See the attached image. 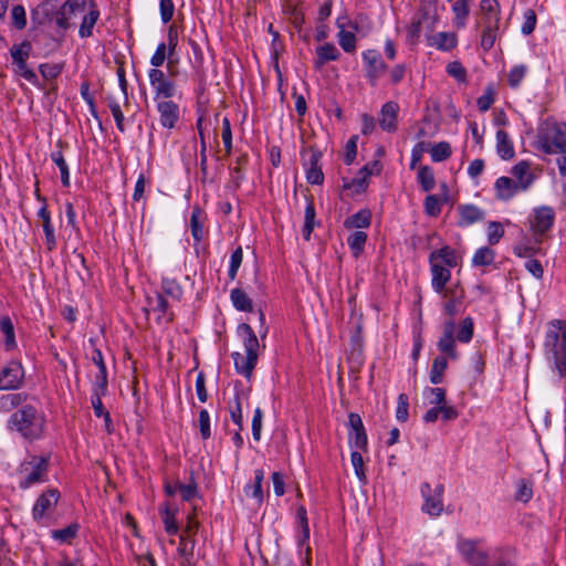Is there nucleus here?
<instances>
[{"instance_id": "nucleus-1", "label": "nucleus", "mask_w": 566, "mask_h": 566, "mask_svg": "<svg viewBox=\"0 0 566 566\" xmlns=\"http://www.w3.org/2000/svg\"><path fill=\"white\" fill-rule=\"evenodd\" d=\"M544 357L560 379L566 378V321L552 319L546 325L543 342Z\"/></svg>"}, {"instance_id": "nucleus-2", "label": "nucleus", "mask_w": 566, "mask_h": 566, "mask_svg": "<svg viewBox=\"0 0 566 566\" xmlns=\"http://www.w3.org/2000/svg\"><path fill=\"white\" fill-rule=\"evenodd\" d=\"M10 424L24 438L34 439L42 432L43 419L34 407L28 405L12 413Z\"/></svg>"}, {"instance_id": "nucleus-3", "label": "nucleus", "mask_w": 566, "mask_h": 566, "mask_svg": "<svg viewBox=\"0 0 566 566\" xmlns=\"http://www.w3.org/2000/svg\"><path fill=\"white\" fill-rule=\"evenodd\" d=\"M539 149L545 154H566V123L547 124L538 136Z\"/></svg>"}, {"instance_id": "nucleus-4", "label": "nucleus", "mask_w": 566, "mask_h": 566, "mask_svg": "<svg viewBox=\"0 0 566 566\" xmlns=\"http://www.w3.org/2000/svg\"><path fill=\"white\" fill-rule=\"evenodd\" d=\"M49 460L44 457L33 455L29 461L21 463L19 473L22 479L19 486L23 490L33 484L45 482L48 480Z\"/></svg>"}, {"instance_id": "nucleus-5", "label": "nucleus", "mask_w": 566, "mask_h": 566, "mask_svg": "<svg viewBox=\"0 0 566 566\" xmlns=\"http://www.w3.org/2000/svg\"><path fill=\"white\" fill-rule=\"evenodd\" d=\"M32 44L24 40L20 44H13L10 49L15 73L34 85H39V78L33 70L29 69L27 61L30 57Z\"/></svg>"}, {"instance_id": "nucleus-6", "label": "nucleus", "mask_w": 566, "mask_h": 566, "mask_svg": "<svg viewBox=\"0 0 566 566\" xmlns=\"http://www.w3.org/2000/svg\"><path fill=\"white\" fill-rule=\"evenodd\" d=\"M555 221V211L552 207L542 206L534 209V218L531 220V229L536 244L543 242L544 234L549 231Z\"/></svg>"}, {"instance_id": "nucleus-7", "label": "nucleus", "mask_w": 566, "mask_h": 566, "mask_svg": "<svg viewBox=\"0 0 566 566\" xmlns=\"http://www.w3.org/2000/svg\"><path fill=\"white\" fill-rule=\"evenodd\" d=\"M238 331L240 334L244 335L243 345L247 352L244 369L250 371L251 369H254L258 361V349L260 347L259 339L252 327L247 323H241Z\"/></svg>"}, {"instance_id": "nucleus-8", "label": "nucleus", "mask_w": 566, "mask_h": 566, "mask_svg": "<svg viewBox=\"0 0 566 566\" xmlns=\"http://www.w3.org/2000/svg\"><path fill=\"white\" fill-rule=\"evenodd\" d=\"M24 377L22 365L19 361H9L0 371V390L17 389Z\"/></svg>"}, {"instance_id": "nucleus-9", "label": "nucleus", "mask_w": 566, "mask_h": 566, "mask_svg": "<svg viewBox=\"0 0 566 566\" xmlns=\"http://www.w3.org/2000/svg\"><path fill=\"white\" fill-rule=\"evenodd\" d=\"M148 76L150 85L155 90L156 97L170 98L175 95V83L167 80L161 70L151 69Z\"/></svg>"}, {"instance_id": "nucleus-10", "label": "nucleus", "mask_w": 566, "mask_h": 566, "mask_svg": "<svg viewBox=\"0 0 566 566\" xmlns=\"http://www.w3.org/2000/svg\"><path fill=\"white\" fill-rule=\"evenodd\" d=\"M363 59L367 65L366 76L374 86L378 77L386 72L387 65L381 60L380 53L376 50H367L363 53Z\"/></svg>"}, {"instance_id": "nucleus-11", "label": "nucleus", "mask_w": 566, "mask_h": 566, "mask_svg": "<svg viewBox=\"0 0 566 566\" xmlns=\"http://www.w3.org/2000/svg\"><path fill=\"white\" fill-rule=\"evenodd\" d=\"M84 11V0H67L56 12L55 22L61 29L66 30L71 25L70 20L76 13H83Z\"/></svg>"}, {"instance_id": "nucleus-12", "label": "nucleus", "mask_w": 566, "mask_h": 566, "mask_svg": "<svg viewBox=\"0 0 566 566\" xmlns=\"http://www.w3.org/2000/svg\"><path fill=\"white\" fill-rule=\"evenodd\" d=\"M459 551L463 558L472 566H485L489 555L478 548L475 541H462L459 544Z\"/></svg>"}, {"instance_id": "nucleus-13", "label": "nucleus", "mask_w": 566, "mask_h": 566, "mask_svg": "<svg viewBox=\"0 0 566 566\" xmlns=\"http://www.w3.org/2000/svg\"><path fill=\"white\" fill-rule=\"evenodd\" d=\"M60 499V492L56 489H50L42 493L32 510V515L35 521H40L44 514L54 507Z\"/></svg>"}, {"instance_id": "nucleus-14", "label": "nucleus", "mask_w": 566, "mask_h": 566, "mask_svg": "<svg viewBox=\"0 0 566 566\" xmlns=\"http://www.w3.org/2000/svg\"><path fill=\"white\" fill-rule=\"evenodd\" d=\"M35 196H36V199L42 201L43 203H45V198L42 197L40 193H39V189L35 190ZM38 217L42 219V227H43V231H44V234H45V245H46V249L49 251H52L55 245H56V239H55V235H54V229H53V226L51 223V216H50V212L48 211L46 209V205H43L39 212H38Z\"/></svg>"}, {"instance_id": "nucleus-15", "label": "nucleus", "mask_w": 566, "mask_h": 566, "mask_svg": "<svg viewBox=\"0 0 566 566\" xmlns=\"http://www.w3.org/2000/svg\"><path fill=\"white\" fill-rule=\"evenodd\" d=\"M448 301L444 303L443 308L447 315L454 316L459 313V305L464 300V290L457 283L453 287H447L441 293Z\"/></svg>"}, {"instance_id": "nucleus-16", "label": "nucleus", "mask_w": 566, "mask_h": 566, "mask_svg": "<svg viewBox=\"0 0 566 566\" xmlns=\"http://www.w3.org/2000/svg\"><path fill=\"white\" fill-rule=\"evenodd\" d=\"M348 426L350 428V438L354 436L355 447L359 450H366L368 440L360 416L358 413L350 412L348 415Z\"/></svg>"}, {"instance_id": "nucleus-17", "label": "nucleus", "mask_w": 566, "mask_h": 566, "mask_svg": "<svg viewBox=\"0 0 566 566\" xmlns=\"http://www.w3.org/2000/svg\"><path fill=\"white\" fill-rule=\"evenodd\" d=\"M310 159L307 163L304 164V166L307 167L306 179L312 185H322L324 181V174L318 164L322 157V153L314 147L310 148Z\"/></svg>"}, {"instance_id": "nucleus-18", "label": "nucleus", "mask_w": 566, "mask_h": 566, "mask_svg": "<svg viewBox=\"0 0 566 566\" xmlns=\"http://www.w3.org/2000/svg\"><path fill=\"white\" fill-rule=\"evenodd\" d=\"M429 262L432 273V287L437 293H442L444 289H447L446 285L451 277L450 269L441 264L438 260L431 259V255L429 256Z\"/></svg>"}, {"instance_id": "nucleus-19", "label": "nucleus", "mask_w": 566, "mask_h": 566, "mask_svg": "<svg viewBox=\"0 0 566 566\" xmlns=\"http://www.w3.org/2000/svg\"><path fill=\"white\" fill-rule=\"evenodd\" d=\"M160 115V124L166 128H174L179 120V106L172 101L159 102L157 105Z\"/></svg>"}, {"instance_id": "nucleus-20", "label": "nucleus", "mask_w": 566, "mask_h": 566, "mask_svg": "<svg viewBox=\"0 0 566 566\" xmlns=\"http://www.w3.org/2000/svg\"><path fill=\"white\" fill-rule=\"evenodd\" d=\"M399 106L395 102H387L382 105L379 118L380 127L389 133L397 130V116Z\"/></svg>"}, {"instance_id": "nucleus-21", "label": "nucleus", "mask_w": 566, "mask_h": 566, "mask_svg": "<svg viewBox=\"0 0 566 566\" xmlns=\"http://www.w3.org/2000/svg\"><path fill=\"white\" fill-rule=\"evenodd\" d=\"M499 22H500V18L496 15L495 17L486 15L483 19L484 28H483V32H482V36H481V48L484 51L491 50L492 46L494 45V42L496 39V31L499 29Z\"/></svg>"}, {"instance_id": "nucleus-22", "label": "nucleus", "mask_w": 566, "mask_h": 566, "mask_svg": "<svg viewBox=\"0 0 566 566\" xmlns=\"http://www.w3.org/2000/svg\"><path fill=\"white\" fill-rule=\"evenodd\" d=\"M432 489L429 483H424L421 486V493L424 497V504L422 510L430 515L437 516L442 512L443 504L442 500L438 495L431 494Z\"/></svg>"}, {"instance_id": "nucleus-23", "label": "nucleus", "mask_w": 566, "mask_h": 566, "mask_svg": "<svg viewBox=\"0 0 566 566\" xmlns=\"http://www.w3.org/2000/svg\"><path fill=\"white\" fill-rule=\"evenodd\" d=\"M458 210L460 213V220L458 224L460 227H465L474 222L482 221L485 217L484 211L473 205L459 206Z\"/></svg>"}, {"instance_id": "nucleus-24", "label": "nucleus", "mask_w": 566, "mask_h": 566, "mask_svg": "<svg viewBox=\"0 0 566 566\" xmlns=\"http://www.w3.org/2000/svg\"><path fill=\"white\" fill-rule=\"evenodd\" d=\"M496 197L500 200L511 199L518 190H522L516 181L509 177H500L495 181Z\"/></svg>"}, {"instance_id": "nucleus-25", "label": "nucleus", "mask_w": 566, "mask_h": 566, "mask_svg": "<svg viewBox=\"0 0 566 566\" xmlns=\"http://www.w3.org/2000/svg\"><path fill=\"white\" fill-rule=\"evenodd\" d=\"M530 163L522 160L512 168V175L517 179L522 190H526L534 181V175L530 172Z\"/></svg>"}, {"instance_id": "nucleus-26", "label": "nucleus", "mask_w": 566, "mask_h": 566, "mask_svg": "<svg viewBox=\"0 0 566 566\" xmlns=\"http://www.w3.org/2000/svg\"><path fill=\"white\" fill-rule=\"evenodd\" d=\"M344 20L345 18H338L336 21L339 29L337 34L338 43L345 52L352 53L356 50V36L353 32L345 30L346 22Z\"/></svg>"}, {"instance_id": "nucleus-27", "label": "nucleus", "mask_w": 566, "mask_h": 566, "mask_svg": "<svg viewBox=\"0 0 566 566\" xmlns=\"http://www.w3.org/2000/svg\"><path fill=\"white\" fill-rule=\"evenodd\" d=\"M315 67L319 70L325 63L336 61L340 53L333 43H325L316 49Z\"/></svg>"}, {"instance_id": "nucleus-28", "label": "nucleus", "mask_w": 566, "mask_h": 566, "mask_svg": "<svg viewBox=\"0 0 566 566\" xmlns=\"http://www.w3.org/2000/svg\"><path fill=\"white\" fill-rule=\"evenodd\" d=\"M496 150L503 160H510L515 155L513 143L505 130L500 129L496 133Z\"/></svg>"}, {"instance_id": "nucleus-29", "label": "nucleus", "mask_w": 566, "mask_h": 566, "mask_svg": "<svg viewBox=\"0 0 566 566\" xmlns=\"http://www.w3.org/2000/svg\"><path fill=\"white\" fill-rule=\"evenodd\" d=\"M92 361L97 366V370H99L98 375L96 376V384L95 386H98L101 389V394H106L107 390V370L104 363V358L102 355V352L99 349H94Z\"/></svg>"}, {"instance_id": "nucleus-30", "label": "nucleus", "mask_w": 566, "mask_h": 566, "mask_svg": "<svg viewBox=\"0 0 566 566\" xmlns=\"http://www.w3.org/2000/svg\"><path fill=\"white\" fill-rule=\"evenodd\" d=\"M306 208H305V213H304V226H303V229H302V233H303V237L306 241H308L311 239V234L315 228V217H316V212H315V206H314V200H313V197H306Z\"/></svg>"}, {"instance_id": "nucleus-31", "label": "nucleus", "mask_w": 566, "mask_h": 566, "mask_svg": "<svg viewBox=\"0 0 566 566\" xmlns=\"http://www.w3.org/2000/svg\"><path fill=\"white\" fill-rule=\"evenodd\" d=\"M231 301L233 303V306L238 311L242 312H252L253 305L252 300L249 297V295L242 290V289H233L230 294Z\"/></svg>"}, {"instance_id": "nucleus-32", "label": "nucleus", "mask_w": 566, "mask_h": 566, "mask_svg": "<svg viewBox=\"0 0 566 566\" xmlns=\"http://www.w3.org/2000/svg\"><path fill=\"white\" fill-rule=\"evenodd\" d=\"M430 255H431V259L438 260L439 262H441V264H443L448 269L454 268L458 264L455 251L448 245L442 247L441 249L431 252Z\"/></svg>"}, {"instance_id": "nucleus-33", "label": "nucleus", "mask_w": 566, "mask_h": 566, "mask_svg": "<svg viewBox=\"0 0 566 566\" xmlns=\"http://www.w3.org/2000/svg\"><path fill=\"white\" fill-rule=\"evenodd\" d=\"M264 479V472L261 469L254 471V484L247 485L244 492L248 496H252L256 500L258 504L263 502L264 495L262 490V482Z\"/></svg>"}, {"instance_id": "nucleus-34", "label": "nucleus", "mask_w": 566, "mask_h": 566, "mask_svg": "<svg viewBox=\"0 0 566 566\" xmlns=\"http://www.w3.org/2000/svg\"><path fill=\"white\" fill-rule=\"evenodd\" d=\"M370 218H371V214H370V211L365 209V210H360L358 212H356L355 214L348 217L345 222H344V226L347 228V229H353V228H357V229H361V228H368L370 226Z\"/></svg>"}, {"instance_id": "nucleus-35", "label": "nucleus", "mask_w": 566, "mask_h": 566, "mask_svg": "<svg viewBox=\"0 0 566 566\" xmlns=\"http://www.w3.org/2000/svg\"><path fill=\"white\" fill-rule=\"evenodd\" d=\"M0 331L4 335V345L7 349H12L15 347V335H14V326L9 316L0 317Z\"/></svg>"}, {"instance_id": "nucleus-36", "label": "nucleus", "mask_w": 566, "mask_h": 566, "mask_svg": "<svg viewBox=\"0 0 566 566\" xmlns=\"http://www.w3.org/2000/svg\"><path fill=\"white\" fill-rule=\"evenodd\" d=\"M343 191H350L348 196L353 197L354 195H359L364 191H366L368 187V181H366V178L360 175V177L354 178L352 180H348L346 178H343Z\"/></svg>"}, {"instance_id": "nucleus-37", "label": "nucleus", "mask_w": 566, "mask_h": 566, "mask_svg": "<svg viewBox=\"0 0 566 566\" xmlns=\"http://www.w3.org/2000/svg\"><path fill=\"white\" fill-rule=\"evenodd\" d=\"M448 367V361L443 356H437L433 359L431 371H430V381L434 385L441 384L443 380V374Z\"/></svg>"}, {"instance_id": "nucleus-38", "label": "nucleus", "mask_w": 566, "mask_h": 566, "mask_svg": "<svg viewBox=\"0 0 566 566\" xmlns=\"http://www.w3.org/2000/svg\"><path fill=\"white\" fill-rule=\"evenodd\" d=\"M99 11L96 9H92L87 14L83 17L82 23L80 25V36L88 38L92 35V30L98 20Z\"/></svg>"}, {"instance_id": "nucleus-39", "label": "nucleus", "mask_w": 566, "mask_h": 566, "mask_svg": "<svg viewBox=\"0 0 566 566\" xmlns=\"http://www.w3.org/2000/svg\"><path fill=\"white\" fill-rule=\"evenodd\" d=\"M202 216V210L199 207H195L192 209L191 218H190V228L191 234L196 242H200L203 238V224L200 221Z\"/></svg>"}, {"instance_id": "nucleus-40", "label": "nucleus", "mask_w": 566, "mask_h": 566, "mask_svg": "<svg viewBox=\"0 0 566 566\" xmlns=\"http://www.w3.org/2000/svg\"><path fill=\"white\" fill-rule=\"evenodd\" d=\"M52 161L59 167L61 172V181L64 187L70 186V171L69 166L64 159V156L61 150L53 151L51 154Z\"/></svg>"}, {"instance_id": "nucleus-41", "label": "nucleus", "mask_w": 566, "mask_h": 566, "mask_svg": "<svg viewBox=\"0 0 566 566\" xmlns=\"http://www.w3.org/2000/svg\"><path fill=\"white\" fill-rule=\"evenodd\" d=\"M418 180L421 189L426 192L431 191L434 188L436 180L433 171L429 166H421L419 168Z\"/></svg>"}, {"instance_id": "nucleus-42", "label": "nucleus", "mask_w": 566, "mask_h": 566, "mask_svg": "<svg viewBox=\"0 0 566 566\" xmlns=\"http://www.w3.org/2000/svg\"><path fill=\"white\" fill-rule=\"evenodd\" d=\"M452 11L455 15L457 25L463 27L468 15L470 14L469 0H455L452 4Z\"/></svg>"}, {"instance_id": "nucleus-43", "label": "nucleus", "mask_w": 566, "mask_h": 566, "mask_svg": "<svg viewBox=\"0 0 566 566\" xmlns=\"http://www.w3.org/2000/svg\"><path fill=\"white\" fill-rule=\"evenodd\" d=\"M494 258L495 252L488 247H483L475 252L472 263L475 266H485L490 265L494 261Z\"/></svg>"}, {"instance_id": "nucleus-44", "label": "nucleus", "mask_w": 566, "mask_h": 566, "mask_svg": "<svg viewBox=\"0 0 566 566\" xmlns=\"http://www.w3.org/2000/svg\"><path fill=\"white\" fill-rule=\"evenodd\" d=\"M438 348L441 353L447 354L451 359H455L458 357L454 337L450 336V333L440 338L438 342Z\"/></svg>"}, {"instance_id": "nucleus-45", "label": "nucleus", "mask_w": 566, "mask_h": 566, "mask_svg": "<svg viewBox=\"0 0 566 566\" xmlns=\"http://www.w3.org/2000/svg\"><path fill=\"white\" fill-rule=\"evenodd\" d=\"M366 241L367 234L363 231H355L347 239V243L355 255L363 251Z\"/></svg>"}, {"instance_id": "nucleus-46", "label": "nucleus", "mask_w": 566, "mask_h": 566, "mask_svg": "<svg viewBox=\"0 0 566 566\" xmlns=\"http://www.w3.org/2000/svg\"><path fill=\"white\" fill-rule=\"evenodd\" d=\"M12 25L17 30H23L27 27L25 9L21 4L13 6L11 9Z\"/></svg>"}, {"instance_id": "nucleus-47", "label": "nucleus", "mask_w": 566, "mask_h": 566, "mask_svg": "<svg viewBox=\"0 0 566 566\" xmlns=\"http://www.w3.org/2000/svg\"><path fill=\"white\" fill-rule=\"evenodd\" d=\"M473 319L471 317H465L461 322V326L457 335L458 340L461 343H469L473 337Z\"/></svg>"}, {"instance_id": "nucleus-48", "label": "nucleus", "mask_w": 566, "mask_h": 566, "mask_svg": "<svg viewBox=\"0 0 566 566\" xmlns=\"http://www.w3.org/2000/svg\"><path fill=\"white\" fill-rule=\"evenodd\" d=\"M451 156V147L447 142L436 144L431 149V158L433 161L439 163L448 159Z\"/></svg>"}, {"instance_id": "nucleus-49", "label": "nucleus", "mask_w": 566, "mask_h": 566, "mask_svg": "<svg viewBox=\"0 0 566 566\" xmlns=\"http://www.w3.org/2000/svg\"><path fill=\"white\" fill-rule=\"evenodd\" d=\"M438 49L451 50L457 45V36L454 33L439 32L436 36Z\"/></svg>"}, {"instance_id": "nucleus-50", "label": "nucleus", "mask_w": 566, "mask_h": 566, "mask_svg": "<svg viewBox=\"0 0 566 566\" xmlns=\"http://www.w3.org/2000/svg\"><path fill=\"white\" fill-rule=\"evenodd\" d=\"M161 513L164 515V524H165V531L170 534L175 535L178 532V525L175 520V511H171V509L166 505L164 510H161Z\"/></svg>"}, {"instance_id": "nucleus-51", "label": "nucleus", "mask_w": 566, "mask_h": 566, "mask_svg": "<svg viewBox=\"0 0 566 566\" xmlns=\"http://www.w3.org/2000/svg\"><path fill=\"white\" fill-rule=\"evenodd\" d=\"M424 212L430 217H438L441 212V200L436 195H429L424 199Z\"/></svg>"}, {"instance_id": "nucleus-52", "label": "nucleus", "mask_w": 566, "mask_h": 566, "mask_svg": "<svg viewBox=\"0 0 566 566\" xmlns=\"http://www.w3.org/2000/svg\"><path fill=\"white\" fill-rule=\"evenodd\" d=\"M177 488L184 501H191L195 496L198 495V486L192 478L188 484H184L177 481Z\"/></svg>"}, {"instance_id": "nucleus-53", "label": "nucleus", "mask_w": 566, "mask_h": 566, "mask_svg": "<svg viewBox=\"0 0 566 566\" xmlns=\"http://www.w3.org/2000/svg\"><path fill=\"white\" fill-rule=\"evenodd\" d=\"M77 530L78 525L74 523L66 526L65 528L53 531L52 536L61 542H70L75 537Z\"/></svg>"}, {"instance_id": "nucleus-54", "label": "nucleus", "mask_w": 566, "mask_h": 566, "mask_svg": "<svg viewBox=\"0 0 566 566\" xmlns=\"http://www.w3.org/2000/svg\"><path fill=\"white\" fill-rule=\"evenodd\" d=\"M357 140L358 136L354 135L352 136L345 146V155H344V163L346 165H352L356 158L357 155Z\"/></svg>"}, {"instance_id": "nucleus-55", "label": "nucleus", "mask_w": 566, "mask_h": 566, "mask_svg": "<svg viewBox=\"0 0 566 566\" xmlns=\"http://www.w3.org/2000/svg\"><path fill=\"white\" fill-rule=\"evenodd\" d=\"M408 408H409V401L408 396L406 394H400L398 396V406L396 410V418L400 422H406L408 420Z\"/></svg>"}, {"instance_id": "nucleus-56", "label": "nucleus", "mask_w": 566, "mask_h": 566, "mask_svg": "<svg viewBox=\"0 0 566 566\" xmlns=\"http://www.w3.org/2000/svg\"><path fill=\"white\" fill-rule=\"evenodd\" d=\"M167 50H168V46L166 45L165 42H161L157 46L154 55L150 59V64L154 66V69L160 67L165 63V60L168 59Z\"/></svg>"}, {"instance_id": "nucleus-57", "label": "nucleus", "mask_w": 566, "mask_h": 566, "mask_svg": "<svg viewBox=\"0 0 566 566\" xmlns=\"http://www.w3.org/2000/svg\"><path fill=\"white\" fill-rule=\"evenodd\" d=\"M161 286L166 295H169L176 300H179L182 295V290L175 280L164 279Z\"/></svg>"}, {"instance_id": "nucleus-58", "label": "nucleus", "mask_w": 566, "mask_h": 566, "mask_svg": "<svg viewBox=\"0 0 566 566\" xmlns=\"http://www.w3.org/2000/svg\"><path fill=\"white\" fill-rule=\"evenodd\" d=\"M537 17L533 9H527L524 13V23L522 25V33L530 35L536 27Z\"/></svg>"}, {"instance_id": "nucleus-59", "label": "nucleus", "mask_w": 566, "mask_h": 566, "mask_svg": "<svg viewBox=\"0 0 566 566\" xmlns=\"http://www.w3.org/2000/svg\"><path fill=\"white\" fill-rule=\"evenodd\" d=\"M242 263V248L238 247L231 254V261L229 266L228 275L231 280H234L238 273V270Z\"/></svg>"}, {"instance_id": "nucleus-60", "label": "nucleus", "mask_w": 566, "mask_h": 566, "mask_svg": "<svg viewBox=\"0 0 566 566\" xmlns=\"http://www.w3.org/2000/svg\"><path fill=\"white\" fill-rule=\"evenodd\" d=\"M504 230L502 228V224L496 221H491L489 223V230H488V240L490 244H496L500 239L503 237Z\"/></svg>"}, {"instance_id": "nucleus-61", "label": "nucleus", "mask_w": 566, "mask_h": 566, "mask_svg": "<svg viewBox=\"0 0 566 566\" xmlns=\"http://www.w3.org/2000/svg\"><path fill=\"white\" fill-rule=\"evenodd\" d=\"M525 73H526V66L525 65L514 66L510 71L509 76H507V82H509L510 86H512V87L518 86L521 81L525 76Z\"/></svg>"}, {"instance_id": "nucleus-62", "label": "nucleus", "mask_w": 566, "mask_h": 566, "mask_svg": "<svg viewBox=\"0 0 566 566\" xmlns=\"http://www.w3.org/2000/svg\"><path fill=\"white\" fill-rule=\"evenodd\" d=\"M481 11L483 13V19L486 15L499 17L500 18V4L494 0H481L480 3Z\"/></svg>"}, {"instance_id": "nucleus-63", "label": "nucleus", "mask_w": 566, "mask_h": 566, "mask_svg": "<svg viewBox=\"0 0 566 566\" xmlns=\"http://www.w3.org/2000/svg\"><path fill=\"white\" fill-rule=\"evenodd\" d=\"M447 72L449 75L453 76L454 78H457L460 82L465 81L467 71L463 67V65L458 61H453V62L449 63L447 66Z\"/></svg>"}, {"instance_id": "nucleus-64", "label": "nucleus", "mask_w": 566, "mask_h": 566, "mask_svg": "<svg viewBox=\"0 0 566 566\" xmlns=\"http://www.w3.org/2000/svg\"><path fill=\"white\" fill-rule=\"evenodd\" d=\"M532 495L533 491L531 484L524 479L520 480L518 489L516 492V500L526 503L531 500Z\"/></svg>"}]
</instances>
